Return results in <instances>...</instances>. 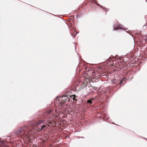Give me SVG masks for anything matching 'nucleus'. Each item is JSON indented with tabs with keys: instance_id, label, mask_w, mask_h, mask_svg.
Listing matches in <instances>:
<instances>
[{
	"instance_id": "obj_4",
	"label": "nucleus",
	"mask_w": 147,
	"mask_h": 147,
	"mask_svg": "<svg viewBox=\"0 0 147 147\" xmlns=\"http://www.w3.org/2000/svg\"><path fill=\"white\" fill-rule=\"evenodd\" d=\"M45 121V120H39L38 121L36 122L35 123L36 125H39L41 123H43Z\"/></svg>"
},
{
	"instance_id": "obj_11",
	"label": "nucleus",
	"mask_w": 147,
	"mask_h": 147,
	"mask_svg": "<svg viewBox=\"0 0 147 147\" xmlns=\"http://www.w3.org/2000/svg\"><path fill=\"white\" fill-rule=\"evenodd\" d=\"M146 26V24H145V25H144V26Z\"/></svg>"
},
{
	"instance_id": "obj_8",
	"label": "nucleus",
	"mask_w": 147,
	"mask_h": 147,
	"mask_svg": "<svg viewBox=\"0 0 147 147\" xmlns=\"http://www.w3.org/2000/svg\"><path fill=\"white\" fill-rule=\"evenodd\" d=\"M1 143L2 144H3V145H5L4 144V143L3 142L1 141Z\"/></svg>"
},
{
	"instance_id": "obj_12",
	"label": "nucleus",
	"mask_w": 147,
	"mask_h": 147,
	"mask_svg": "<svg viewBox=\"0 0 147 147\" xmlns=\"http://www.w3.org/2000/svg\"><path fill=\"white\" fill-rule=\"evenodd\" d=\"M78 33V32H77V33H76V34H77Z\"/></svg>"
},
{
	"instance_id": "obj_6",
	"label": "nucleus",
	"mask_w": 147,
	"mask_h": 147,
	"mask_svg": "<svg viewBox=\"0 0 147 147\" xmlns=\"http://www.w3.org/2000/svg\"><path fill=\"white\" fill-rule=\"evenodd\" d=\"M45 127H46V125H42L41 127V128H40L41 130H42Z\"/></svg>"
},
{
	"instance_id": "obj_10",
	"label": "nucleus",
	"mask_w": 147,
	"mask_h": 147,
	"mask_svg": "<svg viewBox=\"0 0 147 147\" xmlns=\"http://www.w3.org/2000/svg\"><path fill=\"white\" fill-rule=\"evenodd\" d=\"M76 35H75L74 36V38H75V36H76Z\"/></svg>"
},
{
	"instance_id": "obj_7",
	"label": "nucleus",
	"mask_w": 147,
	"mask_h": 147,
	"mask_svg": "<svg viewBox=\"0 0 147 147\" xmlns=\"http://www.w3.org/2000/svg\"><path fill=\"white\" fill-rule=\"evenodd\" d=\"M72 99L74 101H77V100L75 97H73Z\"/></svg>"
},
{
	"instance_id": "obj_9",
	"label": "nucleus",
	"mask_w": 147,
	"mask_h": 147,
	"mask_svg": "<svg viewBox=\"0 0 147 147\" xmlns=\"http://www.w3.org/2000/svg\"><path fill=\"white\" fill-rule=\"evenodd\" d=\"M76 96L75 95H73L72 96Z\"/></svg>"
},
{
	"instance_id": "obj_2",
	"label": "nucleus",
	"mask_w": 147,
	"mask_h": 147,
	"mask_svg": "<svg viewBox=\"0 0 147 147\" xmlns=\"http://www.w3.org/2000/svg\"><path fill=\"white\" fill-rule=\"evenodd\" d=\"M26 129L25 127H21L19 129L16 131L15 132V134L17 135H18L20 134Z\"/></svg>"
},
{
	"instance_id": "obj_5",
	"label": "nucleus",
	"mask_w": 147,
	"mask_h": 147,
	"mask_svg": "<svg viewBox=\"0 0 147 147\" xmlns=\"http://www.w3.org/2000/svg\"><path fill=\"white\" fill-rule=\"evenodd\" d=\"M87 102L88 103H89L90 104H92V100H87Z\"/></svg>"
},
{
	"instance_id": "obj_1",
	"label": "nucleus",
	"mask_w": 147,
	"mask_h": 147,
	"mask_svg": "<svg viewBox=\"0 0 147 147\" xmlns=\"http://www.w3.org/2000/svg\"><path fill=\"white\" fill-rule=\"evenodd\" d=\"M115 28V29H113V30H116L118 29H121L124 30H126L127 29L123 25H115L114 26Z\"/></svg>"
},
{
	"instance_id": "obj_13",
	"label": "nucleus",
	"mask_w": 147,
	"mask_h": 147,
	"mask_svg": "<svg viewBox=\"0 0 147 147\" xmlns=\"http://www.w3.org/2000/svg\"><path fill=\"white\" fill-rule=\"evenodd\" d=\"M146 139V140H147V139Z\"/></svg>"
},
{
	"instance_id": "obj_3",
	"label": "nucleus",
	"mask_w": 147,
	"mask_h": 147,
	"mask_svg": "<svg viewBox=\"0 0 147 147\" xmlns=\"http://www.w3.org/2000/svg\"><path fill=\"white\" fill-rule=\"evenodd\" d=\"M62 99H61V104H64L65 103H66L69 100V99L67 96H65L62 97Z\"/></svg>"
}]
</instances>
